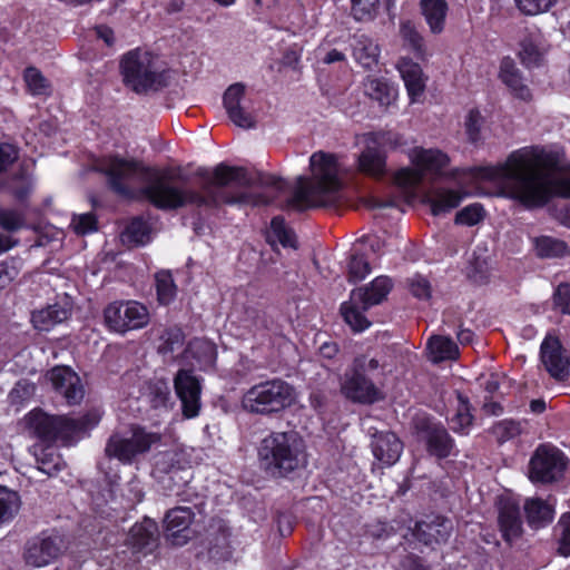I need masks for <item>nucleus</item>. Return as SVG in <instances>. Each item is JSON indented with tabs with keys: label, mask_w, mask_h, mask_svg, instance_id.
<instances>
[{
	"label": "nucleus",
	"mask_w": 570,
	"mask_h": 570,
	"mask_svg": "<svg viewBox=\"0 0 570 570\" xmlns=\"http://www.w3.org/2000/svg\"><path fill=\"white\" fill-rule=\"evenodd\" d=\"M96 171L106 177L107 186L114 194L130 200L136 198V193L128 183L137 177L147 178V184L138 194L159 210H177L186 206L203 208L206 204L200 191L173 185L167 171L160 173L136 158L119 154L105 155L98 159Z\"/></svg>",
	"instance_id": "obj_1"
},
{
	"label": "nucleus",
	"mask_w": 570,
	"mask_h": 570,
	"mask_svg": "<svg viewBox=\"0 0 570 570\" xmlns=\"http://www.w3.org/2000/svg\"><path fill=\"white\" fill-rule=\"evenodd\" d=\"M559 169L553 151L532 147L512 151L504 163L480 167V177L491 181L512 180L518 185V199L528 207H541L554 196L570 198V178L551 179Z\"/></svg>",
	"instance_id": "obj_2"
},
{
	"label": "nucleus",
	"mask_w": 570,
	"mask_h": 570,
	"mask_svg": "<svg viewBox=\"0 0 570 570\" xmlns=\"http://www.w3.org/2000/svg\"><path fill=\"white\" fill-rule=\"evenodd\" d=\"M195 176L203 180L198 190L206 200L203 208L216 209L222 205L261 207L273 204L275 199L266 193L228 190L232 184L244 187V184L250 183L247 169L242 166L219 163L213 170L205 167L197 168Z\"/></svg>",
	"instance_id": "obj_3"
},
{
	"label": "nucleus",
	"mask_w": 570,
	"mask_h": 570,
	"mask_svg": "<svg viewBox=\"0 0 570 570\" xmlns=\"http://www.w3.org/2000/svg\"><path fill=\"white\" fill-rule=\"evenodd\" d=\"M259 469L273 479L288 478L304 464V445L294 431H273L257 446Z\"/></svg>",
	"instance_id": "obj_4"
},
{
	"label": "nucleus",
	"mask_w": 570,
	"mask_h": 570,
	"mask_svg": "<svg viewBox=\"0 0 570 570\" xmlns=\"http://www.w3.org/2000/svg\"><path fill=\"white\" fill-rule=\"evenodd\" d=\"M383 372V365L375 357L361 354L346 368L341 383V393L350 402L373 405L385 399L375 379Z\"/></svg>",
	"instance_id": "obj_5"
},
{
	"label": "nucleus",
	"mask_w": 570,
	"mask_h": 570,
	"mask_svg": "<svg viewBox=\"0 0 570 570\" xmlns=\"http://www.w3.org/2000/svg\"><path fill=\"white\" fill-rule=\"evenodd\" d=\"M293 392V386L282 379L262 381L243 393L240 406L248 414L269 417L291 406Z\"/></svg>",
	"instance_id": "obj_6"
},
{
	"label": "nucleus",
	"mask_w": 570,
	"mask_h": 570,
	"mask_svg": "<svg viewBox=\"0 0 570 570\" xmlns=\"http://www.w3.org/2000/svg\"><path fill=\"white\" fill-rule=\"evenodd\" d=\"M124 82L137 94L160 90L166 87L164 72L157 71L150 53H140L138 49L124 55L120 61Z\"/></svg>",
	"instance_id": "obj_7"
},
{
	"label": "nucleus",
	"mask_w": 570,
	"mask_h": 570,
	"mask_svg": "<svg viewBox=\"0 0 570 570\" xmlns=\"http://www.w3.org/2000/svg\"><path fill=\"white\" fill-rule=\"evenodd\" d=\"M149 322L148 307L137 301H114L104 308V323L109 332L124 335L146 327Z\"/></svg>",
	"instance_id": "obj_8"
},
{
	"label": "nucleus",
	"mask_w": 570,
	"mask_h": 570,
	"mask_svg": "<svg viewBox=\"0 0 570 570\" xmlns=\"http://www.w3.org/2000/svg\"><path fill=\"white\" fill-rule=\"evenodd\" d=\"M567 465L568 458L560 449L540 444L530 458L528 476L534 484H551L563 478Z\"/></svg>",
	"instance_id": "obj_9"
},
{
	"label": "nucleus",
	"mask_w": 570,
	"mask_h": 570,
	"mask_svg": "<svg viewBox=\"0 0 570 570\" xmlns=\"http://www.w3.org/2000/svg\"><path fill=\"white\" fill-rule=\"evenodd\" d=\"M157 433L147 432L139 425L131 429V436L125 438L114 433L107 440L105 454L108 459H116L122 464H131L135 459L148 452L153 444L159 441Z\"/></svg>",
	"instance_id": "obj_10"
},
{
	"label": "nucleus",
	"mask_w": 570,
	"mask_h": 570,
	"mask_svg": "<svg viewBox=\"0 0 570 570\" xmlns=\"http://www.w3.org/2000/svg\"><path fill=\"white\" fill-rule=\"evenodd\" d=\"M417 440L424 444L426 453L436 460L455 455V440L442 422L431 416L417 417L414 422Z\"/></svg>",
	"instance_id": "obj_11"
},
{
	"label": "nucleus",
	"mask_w": 570,
	"mask_h": 570,
	"mask_svg": "<svg viewBox=\"0 0 570 570\" xmlns=\"http://www.w3.org/2000/svg\"><path fill=\"white\" fill-rule=\"evenodd\" d=\"M309 168L313 174L312 186L326 198L335 199L337 205L343 184L336 155L322 150L315 151L309 157Z\"/></svg>",
	"instance_id": "obj_12"
},
{
	"label": "nucleus",
	"mask_w": 570,
	"mask_h": 570,
	"mask_svg": "<svg viewBox=\"0 0 570 570\" xmlns=\"http://www.w3.org/2000/svg\"><path fill=\"white\" fill-rule=\"evenodd\" d=\"M65 548L63 535L55 529H48L27 540L22 556L27 566L42 568L55 562Z\"/></svg>",
	"instance_id": "obj_13"
},
{
	"label": "nucleus",
	"mask_w": 570,
	"mask_h": 570,
	"mask_svg": "<svg viewBox=\"0 0 570 570\" xmlns=\"http://www.w3.org/2000/svg\"><path fill=\"white\" fill-rule=\"evenodd\" d=\"M174 389L181 403V413L185 419H194L199 415L202 407L200 380L191 370L180 368L174 377Z\"/></svg>",
	"instance_id": "obj_14"
},
{
	"label": "nucleus",
	"mask_w": 570,
	"mask_h": 570,
	"mask_svg": "<svg viewBox=\"0 0 570 570\" xmlns=\"http://www.w3.org/2000/svg\"><path fill=\"white\" fill-rule=\"evenodd\" d=\"M195 512L190 507H175L169 509L164 518V528L167 540L176 547H183L197 537L191 528Z\"/></svg>",
	"instance_id": "obj_15"
},
{
	"label": "nucleus",
	"mask_w": 570,
	"mask_h": 570,
	"mask_svg": "<svg viewBox=\"0 0 570 570\" xmlns=\"http://www.w3.org/2000/svg\"><path fill=\"white\" fill-rule=\"evenodd\" d=\"M46 377L69 405L80 404L85 390L79 375L70 366L57 365L47 372Z\"/></svg>",
	"instance_id": "obj_16"
},
{
	"label": "nucleus",
	"mask_w": 570,
	"mask_h": 570,
	"mask_svg": "<svg viewBox=\"0 0 570 570\" xmlns=\"http://www.w3.org/2000/svg\"><path fill=\"white\" fill-rule=\"evenodd\" d=\"M335 199H328L322 193H318L309 178L297 177V186L293 195L286 199L283 209H292L303 213L311 208L335 207Z\"/></svg>",
	"instance_id": "obj_17"
},
{
	"label": "nucleus",
	"mask_w": 570,
	"mask_h": 570,
	"mask_svg": "<svg viewBox=\"0 0 570 570\" xmlns=\"http://www.w3.org/2000/svg\"><path fill=\"white\" fill-rule=\"evenodd\" d=\"M498 527L504 542L511 544L523 534L520 504L515 499L501 498L498 501Z\"/></svg>",
	"instance_id": "obj_18"
},
{
	"label": "nucleus",
	"mask_w": 570,
	"mask_h": 570,
	"mask_svg": "<svg viewBox=\"0 0 570 570\" xmlns=\"http://www.w3.org/2000/svg\"><path fill=\"white\" fill-rule=\"evenodd\" d=\"M453 531L452 521L443 515H428L415 522L413 537L425 546L445 543Z\"/></svg>",
	"instance_id": "obj_19"
},
{
	"label": "nucleus",
	"mask_w": 570,
	"mask_h": 570,
	"mask_svg": "<svg viewBox=\"0 0 570 570\" xmlns=\"http://www.w3.org/2000/svg\"><path fill=\"white\" fill-rule=\"evenodd\" d=\"M540 358L551 377L562 381L569 376L570 358L558 338L544 340L540 346Z\"/></svg>",
	"instance_id": "obj_20"
},
{
	"label": "nucleus",
	"mask_w": 570,
	"mask_h": 570,
	"mask_svg": "<svg viewBox=\"0 0 570 570\" xmlns=\"http://www.w3.org/2000/svg\"><path fill=\"white\" fill-rule=\"evenodd\" d=\"M395 67L404 82L410 102H419L426 88L422 67L410 57H400Z\"/></svg>",
	"instance_id": "obj_21"
},
{
	"label": "nucleus",
	"mask_w": 570,
	"mask_h": 570,
	"mask_svg": "<svg viewBox=\"0 0 570 570\" xmlns=\"http://www.w3.org/2000/svg\"><path fill=\"white\" fill-rule=\"evenodd\" d=\"M393 288V282L389 276H377L368 285L352 289L351 301L361 305L363 311L383 303Z\"/></svg>",
	"instance_id": "obj_22"
},
{
	"label": "nucleus",
	"mask_w": 570,
	"mask_h": 570,
	"mask_svg": "<svg viewBox=\"0 0 570 570\" xmlns=\"http://www.w3.org/2000/svg\"><path fill=\"white\" fill-rule=\"evenodd\" d=\"M245 96V86L240 82L230 85L223 96V105L226 109L228 118L237 127L249 129L254 128L256 120L254 116L246 111L240 101Z\"/></svg>",
	"instance_id": "obj_23"
},
{
	"label": "nucleus",
	"mask_w": 570,
	"mask_h": 570,
	"mask_svg": "<svg viewBox=\"0 0 570 570\" xmlns=\"http://www.w3.org/2000/svg\"><path fill=\"white\" fill-rule=\"evenodd\" d=\"M371 448L373 456L389 468L400 460L404 445L396 433L387 431L375 434Z\"/></svg>",
	"instance_id": "obj_24"
},
{
	"label": "nucleus",
	"mask_w": 570,
	"mask_h": 570,
	"mask_svg": "<svg viewBox=\"0 0 570 570\" xmlns=\"http://www.w3.org/2000/svg\"><path fill=\"white\" fill-rule=\"evenodd\" d=\"M499 79L508 87L514 98L525 102L532 100V92L524 83L522 72L509 56L503 57L500 61Z\"/></svg>",
	"instance_id": "obj_25"
},
{
	"label": "nucleus",
	"mask_w": 570,
	"mask_h": 570,
	"mask_svg": "<svg viewBox=\"0 0 570 570\" xmlns=\"http://www.w3.org/2000/svg\"><path fill=\"white\" fill-rule=\"evenodd\" d=\"M24 421L30 434L41 443L53 444L57 442V415H49L40 409H35L26 415Z\"/></svg>",
	"instance_id": "obj_26"
},
{
	"label": "nucleus",
	"mask_w": 570,
	"mask_h": 570,
	"mask_svg": "<svg viewBox=\"0 0 570 570\" xmlns=\"http://www.w3.org/2000/svg\"><path fill=\"white\" fill-rule=\"evenodd\" d=\"M98 421L90 414H85L79 419L57 415L56 434L57 441L65 445L72 443L80 434L92 429Z\"/></svg>",
	"instance_id": "obj_27"
},
{
	"label": "nucleus",
	"mask_w": 570,
	"mask_h": 570,
	"mask_svg": "<svg viewBox=\"0 0 570 570\" xmlns=\"http://www.w3.org/2000/svg\"><path fill=\"white\" fill-rule=\"evenodd\" d=\"M230 529L223 519H212L207 529L208 552L214 558L230 556Z\"/></svg>",
	"instance_id": "obj_28"
},
{
	"label": "nucleus",
	"mask_w": 570,
	"mask_h": 570,
	"mask_svg": "<svg viewBox=\"0 0 570 570\" xmlns=\"http://www.w3.org/2000/svg\"><path fill=\"white\" fill-rule=\"evenodd\" d=\"M528 525L532 530H540L550 525L554 519L556 510L541 498H529L523 504Z\"/></svg>",
	"instance_id": "obj_29"
},
{
	"label": "nucleus",
	"mask_w": 570,
	"mask_h": 570,
	"mask_svg": "<svg viewBox=\"0 0 570 570\" xmlns=\"http://www.w3.org/2000/svg\"><path fill=\"white\" fill-rule=\"evenodd\" d=\"M158 540L157 523L145 518L140 523H135L128 534L127 542L135 551L151 550Z\"/></svg>",
	"instance_id": "obj_30"
},
{
	"label": "nucleus",
	"mask_w": 570,
	"mask_h": 570,
	"mask_svg": "<svg viewBox=\"0 0 570 570\" xmlns=\"http://www.w3.org/2000/svg\"><path fill=\"white\" fill-rule=\"evenodd\" d=\"M186 460L183 455L175 451H166L159 453L155 458V471L156 473L168 475L176 484L179 482L187 483V479L180 473H186Z\"/></svg>",
	"instance_id": "obj_31"
},
{
	"label": "nucleus",
	"mask_w": 570,
	"mask_h": 570,
	"mask_svg": "<svg viewBox=\"0 0 570 570\" xmlns=\"http://www.w3.org/2000/svg\"><path fill=\"white\" fill-rule=\"evenodd\" d=\"M352 56L366 70H373L379 62L380 48L366 35H354Z\"/></svg>",
	"instance_id": "obj_32"
},
{
	"label": "nucleus",
	"mask_w": 570,
	"mask_h": 570,
	"mask_svg": "<svg viewBox=\"0 0 570 570\" xmlns=\"http://www.w3.org/2000/svg\"><path fill=\"white\" fill-rule=\"evenodd\" d=\"M458 406L454 415L448 420L450 429L458 435H469L474 424L475 416L469 396L456 391Z\"/></svg>",
	"instance_id": "obj_33"
},
{
	"label": "nucleus",
	"mask_w": 570,
	"mask_h": 570,
	"mask_svg": "<svg viewBox=\"0 0 570 570\" xmlns=\"http://www.w3.org/2000/svg\"><path fill=\"white\" fill-rule=\"evenodd\" d=\"M465 194L460 190L440 188L428 196L425 203L430 206L433 216L446 214L456 208Z\"/></svg>",
	"instance_id": "obj_34"
},
{
	"label": "nucleus",
	"mask_w": 570,
	"mask_h": 570,
	"mask_svg": "<svg viewBox=\"0 0 570 570\" xmlns=\"http://www.w3.org/2000/svg\"><path fill=\"white\" fill-rule=\"evenodd\" d=\"M421 13L423 14L430 31L440 35L445 27V19L449 6L445 0H420Z\"/></svg>",
	"instance_id": "obj_35"
},
{
	"label": "nucleus",
	"mask_w": 570,
	"mask_h": 570,
	"mask_svg": "<svg viewBox=\"0 0 570 570\" xmlns=\"http://www.w3.org/2000/svg\"><path fill=\"white\" fill-rule=\"evenodd\" d=\"M69 315V309L59 304L48 305L46 308L32 312L31 323L37 331L49 332L56 325L66 321Z\"/></svg>",
	"instance_id": "obj_36"
},
{
	"label": "nucleus",
	"mask_w": 570,
	"mask_h": 570,
	"mask_svg": "<svg viewBox=\"0 0 570 570\" xmlns=\"http://www.w3.org/2000/svg\"><path fill=\"white\" fill-rule=\"evenodd\" d=\"M428 350L433 363L455 361L460 357V350L456 343L446 336L433 335L428 341Z\"/></svg>",
	"instance_id": "obj_37"
},
{
	"label": "nucleus",
	"mask_w": 570,
	"mask_h": 570,
	"mask_svg": "<svg viewBox=\"0 0 570 570\" xmlns=\"http://www.w3.org/2000/svg\"><path fill=\"white\" fill-rule=\"evenodd\" d=\"M358 170L367 176L381 178L385 174L386 157L375 147H366L357 159Z\"/></svg>",
	"instance_id": "obj_38"
},
{
	"label": "nucleus",
	"mask_w": 570,
	"mask_h": 570,
	"mask_svg": "<svg viewBox=\"0 0 570 570\" xmlns=\"http://www.w3.org/2000/svg\"><path fill=\"white\" fill-rule=\"evenodd\" d=\"M535 255L539 258H562L570 255L568 244L559 238L542 235L533 240Z\"/></svg>",
	"instance_id": "obj_39"
},
{
	"label": "nucleus",
	"mask_w": 570,
	"mask_h": 570,
	"mask_svg": "<svg viewBox=\"0 0 570 570\" xmlns=\"http://www.w3.org/2000/svg\"><path fill=\"white\" fill-rule=\"evenodd\" d=\"M38 469L51 476L62 470L63 461L52 444H42L35 450Z\"/></svg>",
	"instance_id": "obj_40"
},
{
	"label": "nucleus",
	"mask_w": 570,
	"mask_h": 570,
	"mask_svg": "<svg viewBox=\"0 0 570 570\" xmlns=\"http://www.w3.org/2000/svg\"><path fill=\"white\" fill-rule=\"evenodd\" d=\"M150 232L149 224L142 217L137 216L127 224L121 233V239L131 246H145L150 239Z\"/></svg>",
	"instance_id": "obj_41"
},
{
	"label": "nucleus",
	"mask_w": 570,
	"mask_h": 570,
	"mask_svg": "<svg viewBox=\"0 0 570 570\" xmlns=\"http://www.w3.org/2000/svg\"><path fill=\"white\" fill-rule=\"evenodd\" d=\"M400 35L405 45L412 50L415 58L424 61L426 59L424 38L416 29L415 23L411 20L402 21L400 24Z\"/></svg>",
	"instance_id": "obj_42"
},
{
	"label": "nucleus",
	"mask_w": 570,
	"mask_h": 570,
	"mask_svg": "<svg viewBox=\"0 0 570 570\" xmlns=\"http://www.w3.org/2000/svg\"><path fill=\"white\" fill-rule=\"evenodd\" d=\"M340 312L344 322L353 332L361 333L371 326V322L364 314L366 311H363L361 305L353 301L342 303Z\"/></svg>",
	"instance_id": "obj_43"
},
{
	"label": "nucleus",
	"mask_w": 570,
	"mask_h": 570,
	"mask_svg": "<svg viewBox=\"0 0 570 570\" xmlns=\"http://www.w3.org/2000/svg\"><path fill=\"white\" fill-rule=\"evenodd\" d=\"M414 163L423 170L439 173L449 165L450 158L438 149H421L416 154Z\"/></svg>",
	"instance_id": "obj_44"
},
{
	"label": "nucleus",
	"mask_w": 570,
	"mask_h": 570,
	"mask_svg": "<svg viewBox=\"0 0 570 570\" xmlns=\"http://www.w3.org/2000/svg\"><path fill=\"white\" fill-rule=\"evenodd\" d=\"M543 55L539 42L532 36H528L521 40L519 58L524 67L533 68L541 66Z\"/></svg>",
	"instance_id": "obj_45"
},
{
	"label": "nucleus",
	"mask_w": 570,
	"mask_h": 570,
	"mask_svg": "<svg viewBox=\"0 0 570 570\" xmlns=\"http://www.w3.org/2000/svg\"><path fill=\"white\" fill-rule=\"evenodd\" d=\"M156 295L160 305L168 306L177 295V285L170 272H160L156 275Z\"/></svg>",
	"instance_id": "obj_46"
},
{
	"label": "nucleus",
	"mask_w": 570,
	"mask_h": 570,
	"mask_svg": "<svg viewBox=\"0 0 570 570\" xmlns=\"http://www.w3.org/2000/svg\"><path fill=\"white\" fill-rule=\"evenodd\" d=\"M489 433L499 444H503L521 434V424L513 419L500 420L489 429Z\"/></svg>",
	"instance_id": "obj_47"
},
{
	"label": "nucleus",
	"mask_w": 570,
	"mask_h": 570,
	"mask_svg": "<svg viewBox=\"0 0 570 570\" xmlns=\"http://www.w3.org/2000/svg\"><path fill=\"white\" fill-rule=\"evenodd\" d=\"M371 271L372 267L367 257L364 254L354 253L351 255L347 264V282L357 284L365 279Z\"/></svg>",
	"instance_id": "obj_48"
},
{
	"label": "nucleus",
	"mask_w": 570,
	"mask_h": 570,
	"mask_svg": "<svg viewBox=\"0 0 570 570\" xmlns=\"http://www.w3.org/2000/svg\"><path fill=\"white\" fill-rule=\"evenodd\" d=\"M23 80L28 91L32 96H42L49 94L50 83L38 68L33 66L27 67L23 71Z\"/></svg>",
	"instance_id": "obj_49"
},
{
	"label": "nucleus",
	"mask_w": 570,
	"mask_h": 570,
	"mask_svg": "<svg viewBox=\"0 0 570 570\" xmlns=\"http://www.w3.org/2000/svg\"><path fill=\"white\" fill-rule=\"evenodd\" d=\"M487 212L481 203H472L456 212L455 225L475 226L485 219Z\"/></svg>",
	"instance_id": "obj_50"
},
{
	"label": "nucleus",
	"mask_w": 570,
	"mask_h": 570,
	"mask_svg": "<svg viewBox=\"0 0 570 570\" xmlns=\"http://www.w3.org/2000/svg\"><path fill=\"white\" fill-rule=\"evenodd\" d=\"M271 230L283 247L297 248L296 235L292 228L287 227L283 216L278 215L272 218Z\"/></svg>",
	"instance_id": "obj_51"
},
{
	"label": "nucleus",
	"mask_w": 570,
	"mask_h": 570,
	"mask_svg": "<svg viewBox=\"0 0 570 570\" xmlns=\"http://www.w3.org/2000/svg\"><path fill=\"white\" fill-rule=\"evenodd\" d=\"M18 509V493L0 485V524L11 521Z\"/></svg>",
	"instance_id": "obj_52"
},
{
	"label": "nucleus",
	"mask_w": 570,
	"mask_h": 570,
	"mask_svg": "<svg viewBox=\"0 0 570 570\" xmlns=\"http://www.w3.org/2000/svg\"><path fill=\"white\" fill-rule=\"evenodd\" d=\"M557 552L559 556L570 557V512H564L560 515L557 527Z\"/></svg>",
	"instance_id": "obj_53"
},
{
	"label": "nucleus",
	"mask_w": 570,
	"mask_h": 570,
	"mask_svg": "<svg viewBox=\"0 0 570 570\" xmlns=\"http://www.w3.org/2000/svg\"><path fill=\"white\" fill-rule=\"evenodd\" d=\"M379 0H351V14L356 21H372L377 13Z\"/></svg>",
	"instance_id": "obj_54"
},
{
	"label": "nucleus",
	"mask_w": 570,
	"mask_h": 570,
	"mask_svg": "<svg viewBox=\"0 0 570 570\" xmlns=\"http://www.w3.org/2000/svg\"><path fill=\"white\" fill-rule=\"evenodd\" d=\"M26 225L24 215L12 208H0V228L8 233H17Z\"/></svg>",
	"instance_id": "obj_55"
},
{
	"label": "nucleus",
	"mask_w": 570,
	"mask_h": 570,
	"mask_svg": "<svg viewBox=\"0 0 570 570\" xmlns=\"http://www.w3.org/2000/svg\"><path fill=\"white\" fill-rule=\"evenodd\" d=\"M249 179L250 183L244 184V187H271L277 191H284L286 188V183L282 177L265 171H256L253 177L249 176Z\"/></svg>",
	"instance_id": "obj_56"
},
{
	"label": "nucleus",
	"mask_w": 570,
	"mask_h": 570,
	"mask_svg": "<svg viewBox=\"0 0 570 570\" xmlns=\"http://www.w3.org/2000/svg\"><path fill=\"white\" fill-rule=\"evenodd\" d=\"M149 397L153 407H165L170 400V387L165 380H157L149 385Z\"/></svg>",
	"instance_id": "obj_57"
},
{
	"label": "nucleus",
	"mask_w": 570,
	"mask_h": 570,
	"mask_svg": "<svg viewBox=\"0 0 570 570\" xmlns=\"http://www.w3.org/2000/svg\"><path fill=\"white\" fill-rule=\"evenodd\" d=\"M98 224V217L92 212L75 215L72 218L73 232L79 236L97 232Z\"/></svg>",
	"instance_id": "obj_58"
},
{
	"label": "nucleus",
	"mask_w": 570,
	"mask_h": 570,
	"mask_svg": "<svg viewBox=\"0 0 570 570\" xmlns=\"http://www.w3.org/2000/svg\"><path fill=\"white\" fill-rule=\"evenodd\" d=\"M517 8L527 16H535L549 11L557 0H514Z\"/></svg>",
	"instance_id": "obj_59"
},
{
	"label": "nucleus",
	"mask_w": 570,
	"mask_h": 570,
	"mask_svg": "<svg viewBox=\"0 0 570 570\" xmlns=\"http://www.w3.org/2000/svg\"><path fill=\"white\" fill-rule=\"evenodd\" d=\"M407 288L410 293L419 299H430L432 296L431 283L422 275H414L407 278Z\"/></svg>",
	"instance_id": "obj_60"
},
{
	"label": "nucleus",
	"mask_w": 570,
	"mask_h": 570,
	"mask_svg": "<svg viewBox=\"0 0 570 570\" xmlns=\"http://www.w3.org/2000/svg\"><path fill=\"white\" fill-rule=\"evenodd\" d=\"M371 97L382 106H389L393 99V88L384 79H374L370 82Z\"/></svg>",
	"instance_id": "obj_61"
},
{
	"label": "nucleus",
	"mask_w": 570,
	"mask_h": 570,
	"mask_svg": "<svg viewBox=\"0 0 570 570\" xmlns=\"http://www.w3.org/2000/svg\"><path fill=\"white\" fill-rule=\"evenodd\" d=\"M482 116L479 109H471L465 117V134L468 136L469 141L476 142L480 139L481 135V126H482Z\"/></svg>",
	"instance_id": "obj_62"
},
{
	"label": "nucleus",
	"mask_w": 570,
	"mask_h": 570,
	"mask_svg": "<svg viewBox=\"0 0 570 570\" xmlns=\"http://www.w3.org/2000/svg\"><path fill=\"white\" fill-rule=\"evenodd\" d=\"M553 304L562 314L570 315V283H561L553 294Z\"/></svg>",
	"instance_id": "obj_63"
},
{
	"label": "nucleus",
	"mask_w": 570,
	"mask_h": 570,
	"mask_svg": "<svg viewBox=\"0 0 570 570\" xmlns=\"http://www.w3.org/2000/svg\"><path fill=\"white\" fill-rule=\"evenodd\" d=\"M19 158V148L10 142H0V164L4 171Z\"/></svg>",
	"instance_id": "obj_64"
}]
</instances>
